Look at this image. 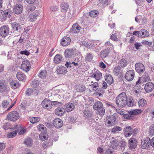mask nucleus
Instances as JSON below:
<instances>
[{"mask_svg":"<svg viewBox=\"0 0 154 154\" xmlns=\"http://www.w3.org/2000/svg\"><path fill=\"white\" fill-rule=\"evenodd\" d=\"M127 100V97L126 93L123 92L117 97L116 99V103L119 107H122L126 105Z\"/></svg>","mask_w":154,"mask_h":154,"instance_id":"1","label":"nucleus"},{"mask_svg":"<svg viewBox=\"0 0 154 154\" xmlns=\"http://www.w3.org/2000/svg\"><path fill=\"white\" fill-rule=\"evenodd\" d=\"M20 118L19 112L17 111L9 112L7 116V120L12 122H15Z\"/></svg>","mask_w":154,"mask_h":154,"instance_id":"2","label":"nucleus"},{"mask_svg":"<svg viewBox=\"0 0 154 154\" xmlns=\"http://www.w3.org/2000/svg\"><path fill=\"white\" fill-rule=\"evenodd\" d=\"M94 109L98 110V113L100 116L103 115L105 112V109L103 107V103L100 101L95 102L93 106Z\"/></svg>","mask_w":154,"mask_h":154,"instance_id":"3","label":"nucleus"},{"mask_svg":"<svg viewBox=\"0 0 154 154\" xmlns=\"http://www.w3.org/2000/svg\"><path fill=\"white\" fill-rule=\"evenodd\" d=\"M106 122L108 127L115 125L117 123L116 118L114 115H109L106 117Z\"/></svg>","mask_w":154,"mask_h":154,"instance_id":"4","label":"nucleus"},{"mask_svg":"<svg viewBox=\"0 0 154 154\" xmlns=\"http://www.w3.org/2000/svg\"><path fill=\"white\" fill-rule=\"evenodd\" d=\"M21 67L22 69L26 72L29 71L31 67L29 61L27 60H23L22 62Z\"/></svg>","mask_w":154,"mask_h":154,"instance_id":"5","label":"nucleus"},{"mask_svg":"<svg viewBox=\"0 0 154 154\" xmlns=\"http://www.w3.org/2000/svg\"><path fill=\"white\" fill-rule=\"evenodd\" d=\"M135 69L136 71L139 74L143 73L145 70L144 65L140 62L137 63L135 64Z\"/></svg>","mask_w":154,"mask_h":154,"instance_id":"6","label":"nucleus"},{"mask_svg":"<svg viewBox=\"0 0 154 154\" xmlns=\"http://www.w3.org/2000/svg\"><path fill=\"white\" fill-rule=\"evenodd\" d=\"M9 31L8 26L4 25L0 28V35L3 37H5L8 35Z\"/></svg>","mask_w":154,"mask_h":154,"instance_id":"7","label":"nucleus"},{"mask_svg":"<svg viewBox=\"0 0 154 154\" xmlns=\"http://www.w3.org/2000/svg\"><path fill=\"white\" fill-rule=\"evenodd\" d=\"M150 139L149 137H146L144 139L142 140L141 145L142 149H146L147 148H149L150 146Z\"/></svg>","mask_w":154,"mask_h":154,"instance_id":"8","label":"nucleus"},{"mask_svg":"<svg viewBox=\"0 0 154 154\" xmlns=\"http://www.w3.org/2000/svg\"><path fill=\"white\" fill-rule=\"evenodd\" d=\"M23 9V4H17L14 7L13 12L15 14H19L22 13Z\"/></svg>","mask_w":154,"mask_h":154,"instance_id":"9","label":"nucleus"},{"mask_svg":"<svg viewBox=\"0 0 154 154\" xmlns=\"http://www.w3.org/2000/svg\"><path fill=\"white\" fill-rule=\"evenodd\" d=\"M135 75L134 71L133 70H130L127 71L125 76V79L128 81L133 80Z\"/></svg>","mask_w":154,"mask_h":154,"instance_id":"10","label":"nucleus"},{"mask_svg":"<svg viewBox=\"0 0 154 154\" xmlns=\"http://www.w3.org/2000/svg\"><path fill=\"white\" fill-rule=\"evenodd\" d=\"M53 124L56 128H61L63 125L62 120L59 118L55 119L53 121Z\"/></svg>","mask_w":154,"mask_h":154,"instance_id":"11","label":"nucleus"},{"mask_svg":"<svg viewBox=\"0 0 154 154\" xmlns=\"http://www.w3.org/2000/svg\"><path fill=\"white\" fill-rule=\"evenodd\" d=\"M137 140L134 138H131L129 141L130 148L131 149H135L137 145Z\"/></svg>","mask_w":154,"mask_h":154,"instance_id":"12","label":"nucleus"},{"mask_svg":"<svg viewBox=\"0 0 154 154\" xmlns=\"http://www.w3.org/2000/svg\"><path fill=\"white\" fill-rule=\"evenodd\" d=\"M11 25L14 31L20 32L21 29V25L19 23L16 21L14 22L11 23Z\"/></svg>","mask_w":154,"mask_h":154,"instance_id":"13","label":"nucleus"},{"mask_svg":"<svg viewBox=\"0 0 154 154\" xmlns=\"http://www.w3.org/2000/svg\"><path fill=\"white\" fill-rule=\"evenodd\" d=\"M74 51L72 49H66L64 52V55L66 58H70L74 56Z\"/></svg>","mask_w":154,"mask_h":154,"instance_id":"14","label":"nucleus"},{"mask_svg":"<svg viewBox=\"0 0 154 154\" xmlns=\"http://www.w3.org/2000/svg\"><path fill=\"white\" fill-rule=\"evenodd\" d=\"M71 41V39L69 37L65 36L62 39L61 45L63 46H67L70 44Z\"/></svg>","mask_w":154,"mask_h":154,"instance_id":"15","label":"nucleus"},{"mask_svg":"<svg viewBox=\"0 0 154 154\" xmlns=\"http://www.w3.org/2000/svg\"><path fill=\"white\" fill-rule=\"evenodd\" d=\"M91 77L95 78L97 81H98L102 78V73L98 70H96Z\"/></svg>","mask_w":154,"mask_h":154,"instance_id":"16","label":"nucleus"},{"mask_svg":"<svg viewBox=\"0 0 154 154\" xmlns=\"http://www.w3.org/2000/svg\"><path fill=\"white\" fill-rule=\"evenodd\" d=\"M154 84L152 82H148L145 86V89L147 92H149L154 88Z\"/></svg>","mask_w":154,"mask_h":154,"instance_id":"17","label":"nucleus"},{"mask_svg":"<svg viewBox=\"0 0 154 154\" xmlns=\"http://www.w3.org/2000/svg\"><path fill=\"white\" fill-rule=\"evenodd\" d=\"M8 10L3 11L0 10V19L2 21H5L7 19V15L8 14Z\"/></svg>","mask_w":154,"mask_h":154,"instance_id":"18","label":"nucleus"},{"mask_svg":"<svg viewBox=\"0 0 154 154\" xmlns=\"http://www.w3.org/2000/svg\"><path fill=\"white\" fill-rule=\"evenodd\" d=\"M81 27L77 23L73 25L72 28L70 29V32L72 33H78L79 32Z\"/></svg>","mask_w":154,"mask_h":154,"instance_id":"19","label":"nucleus"},{"mask_svg":"<svg viewBox=\"0 0 154 154\" xmlns=\"http://www.w3.org/2000/svg\"><path fill=\"white\" fill-rule=\"evenodd\" d=\"M65 109L64 108L57 107L55 110V114L56 115L60 116H61L65 113Z\"/></svg>","mask_w":154,"mask_h":154,"instance_id":"20","label":"nucleus"},{"mask_svg":"<svg viewBox=\"0 0 154 154\" xmlns=\"http://www.w3.org/2000/svg\"><path fill=\"white\" fill-rule=\"evenodd\" d=\"M105 80L109 85L112 84L114 82L113 77L109 73H106L104 76Z\"/></svg>","mask_w":154,"mask_h":154,"instance_id":"21","label":"nucleus"},{"mask_svg":"<svg viewBox=\"0 0 154 154\" xmlns=\"http://www.w3.org/2000/svg\"><path fill=\"white\" fill-rule=\"evenodd\" d=\"M132 128L131 126L126 127L125 128L124 134L125 137H128L130 136L132 134Z\"/></svg>","mask_w":154,"mask_h":154,"instance_id":"22","label":"nucleus"},{"mask_svg":"<svg viewBox=\"0 0 154 154\" xmlns=\"http://www.w3.org/2000/svg\"><path fill=\"white\" fill-rule=\"evenodd\" d=\"M16 77L20 81H23L26 79V76L21 71H19L17 73Z\"/></svg>","mask_w":154,"mask_h":154,"instance_id":"23","label":"nucleus"},{"mask_svg":"<svg viewBox=\"0 0 154 154\" xmlns=\"http://www.w3.org/2000/svg\"><path fill=\"white\" fill-rule=\"evenodd\" d=\"M65 109L67 112H70L75 108V106L73 103H68L65 104L64 106Z\"/></svg>","mask_w":154,"mask_h":154,"instance_id":"24","label":"nucleus"},{"mask_svg":"<svg viewBox=\"0 0 154 154\" xmlns=\"http://www.w3.org/2000/svg\"><path fill=\"white\" fill-rule=\"evenodd\" d=\"M10 85L11 88L16 89L20 86L18 81L16 80H13L10 83Z\"/></svg>","mask_w":154,"mask_h":154,"instance_id":"25","label":"nucleus"},{"mask_svg":"<svg viewBox=\"0 0 154 154\" xmlns=\"http://www.w3.org/2000/svg\"><path fill=\"white\" fill-rule=\"evenodd\" d=\"M57 71L59 74H65L67 72V69L65 67L61 66L57 68Z\"/></svg>","mask_w":154,"mask_h":154,"instance_id":"26","label":"nucleus"},{"mask_svg":"<svg viewBox=\"0 0 154 154\" xmlns=\"http://www.w3.org/2000/svg\"><path fill=\"white\" fill-rule=\"evenodd\" d=\"M39 14V12L38 10L34 12H33L29 15L30 20L31 21H34L35 20Z\"/></svg>","mask_w":154,"mask_h":154,"instance_id":"27","label":"nucleus"},{"mask_svg":"<svg viewBox=\"0 0 154 154\" xmlns=\"http://www.w3.org/2000/svg\"><path fill=\"white\" fill-rule=\"evenodd\" d=\"M109 49L107 48L102 50L100 53V56L102 58H106L107 56L108 55L109 52L110 50Z\"/></svg>","mask_w":154,"mask_h":154,"instance_id":"28","label":"nucleus"},{"mask_svg":"<svg viewBox=\"0 0 154 154\" xmlns=\"http://www.w3.org/2000/svg\"><path fill=\"white\" fill-rule=\"evenodd\" d=\"M63 60V57L59 54H57L54 59V62L55 64L60 63Z\"/></svg>","mask_w":154,"mask_h":154,"instance_id":"29","label":"nucleus"},{"mask_svg":"<svg viewBox=\"0 0 154 154\" xmlns=\"http://www.w3.org/2000/svg\"><path fill=\"white\" fill-rule=\"evenodd\" d=\"M84 116L86 118L89 119L92 117L93 113L92 112L88 109H85L82 111Z\"/></svg>","mask_w":154,"mask_h":154,"instance_id":"30","label":"nucleus"},{"mask_svg":"<svg viewBox=\"0 0 154 154\" xmlns=\"http://www.w3.org/2000/svg\"><path fill=\"white\" fill-rule=\"evenodd\" d=\"M32 139L30 137H29L25 139L23 143L27 147H29L32 146L33 144Z\"/></svg>","mask_w":154,"mask_h":154,"instance_id":"31","label":"nucleus"},{"mask_svg":"<svg viewBox=\"0 0 154 154\" xmlns=\"http://www.w3.org/2000/svg\"><path fill=\"white\" fill-rule=\"evenodd\" d=\"M7 89V85L5 82L3 81H0V92L3 93Z\"/></svg>","mask_w":154,"mask_h":154,"instance_id":"32","label":"nucleus"},{"mask_svg":"<svg viewBox=\"0 0 154 154\" xmlns=\"http://www.w3.org/2000/svg\"><path fill=\"white\" fill-rule=\"evenodd\" d=\"M69 5L67 3L65 2L62 3L60 5L62 12H66L69 7Z\"/></svg>","mask_w":154,"mask_h":154,"instance_id":"33","label":"nucleus"},{"mask_svg":"<svg viewBox=\"0 0 154 154\" xmlns=\"http://www.w3.org/2000/svg\"><path fill=\"white\" fill-rule=\"evenodd\" d=\"M53 140L51 139H49L48 141H44L42 144V146L44 149H46L49 146H51L53 145Z\"/></svg>","mask_w":154,"mask_h":154,"instance_id":"34","label":"nucleus"},{"mask_svg":"<svg viewBox=\"0 0 154 154\" xmlns=\"http://www.w3.org/2000/svg\"><path fill=\"white\" fill-rule=\"evenodd\" d=\"M75 88L77 91L82 92L85 91L86 87L84 85H79L76 86Z\"/></svg>","mask_w":154,"mask_h":154,"instance_id":"35","label":"nucleus"},{"mask_svg":"<svg viewBox=\"0 0 154 154\" xmlns=\"http://www.w3.org/2000/svg\"><path fill=\"white\" fill-rule=\"evenodd\" d=\"M149 35V32L145 29H142L140 30V37L144 38L148 37Z\"/></svg>","mask_w":154,"mask_h":154,"instance_id":"36","label":"nucleus"},{"mask_svg":"<svg viewBox=\"0 0 154 154\" xmlns=\"http://www.w3.org/2000/svg\"><path fill=\"white\" fill-rule=\"evenodd\" d=\"M37 128L39 131H42L44 133L47 132V129L43 124H39Z\"/></svg>","mask_w":154,"mask_h":154,"instance_id":"37","label":"nucleus"},{"mask_svg":"<svg viewBox=\"0 0 154 154\" xmlns=\"http://www.w3.org/2000/svg\"><path fill=\"white\" fill-rule=\"evenodd\" d=\"M138 104L140 107H143L146 105L147 102L145 99L142 98L139 100L138 102Z\"/></svg>","mask_w":154,"mask_h":154,"instance_id":"38","label":"nucleus"},{"mask_svg":"<svg viewBox=\"0 0 154 154\" xmlns=\"http://www.w3.org/2000/svg\"><path fill=\"white\" fill-rule=\"evenodd\" d=\"M119 64L121 67L124 68L127 65V61L125 59H122L120 60L119 62Z\"/></svg>","mask_w":154,"mask_h":154,"instance_id":"39","label":"nucleus"},{"mask_svg":"<svg viewBox=\"0 0 154 154\" xmlns=\"http://www.w3.org/2000/svg\"><path fill=\"white\" fill-rule=\"evenodd\" d=\"M91 82L93 83L91 85H89L91 86V88L92 89V90L96 91L99 87L98 83L97 82L94 83L93 82Z\"/></svg>","mask_w":154,"mask_h":154,"instance_id":"40","label":"nucleus"},{"mask_svg":"<svg viewBox=\"0 0 154 154\" xmlns=\"http://www.w3.org/2000/svg\"><path fill=\"white\" fill-rule=\"evenodd\" d=\"M152 42H149L146 40H143L141 43L143 45H146L147 47H151L152 46Z\"/></svg>","mask_w":154,"mask_h":154,"instance_id":"41","label":"nucleus"},{"mask_svg":"<svg viewBox=\"0 0 154 154\" xmlns=\"http://www.w3.org/2000/svg\"><path fill=\"white\" fill-rule=\"evenodd\" d=\"M17 130H15L12 132L8 133L7 134V137L8 138H12L15 137L17 134Z\"/></svg>","mask_w":154,"mask_h":154,"instance_id":"42","label":"nucleus"},{"mask_svg":"<svg viewBox=\"0 0 154 154\" xmlns=\"http://www.w3.org/2000/svg\"><path fill=\"white\" fill-rule=\"evenodd\" d=\"M40 119L41 118L39 117H33L30 119V121L31 123L34 124L39 121Z\"/></svg>","mask_w":154,"mask_h":154,"instance_id":"43","label":"nucleus"},{"mask_svg":"<svg viewBox=\"0 0 154 154\" xmlns=\"http://www.w3.org/2000/svg\"><path fill=\"white\" fill-rule=\"evenodd\" d=\"M121 67L120 66H118L115 67L113 69V73L116 76L118 75L119 73L120 72Z\"/></svg>","mask_w":154,"mask_h":154,"instance_id":"44","label":"nucleus"},{"mask_svg":"<svg viewBox=\"0 0 154 154\" xmlns=\"http://www.w3.org/2000/svg\"><path fill=\"white\" fill-rule=\"evenodd\" d=\"M98 14V11L96 10L91 11L89 13V15L91 17H96Z\"/></svg>","mask_w":154,"mask_h":154,"instance_id":"45","label":"nucleus"},{"mask_svg":"<svg viewBox=\"0 0 154 154\" xmlns=\"http://www.w3.org/2000/svg\"><path fill=\"white\" fill-rule=\"evenodd\" d=\"M149 134L151 136L154 135V124L151 125L149 128Z\"/></svg>","mask_w":154,"mask_h":154,"instance_id":"46","label":"nucleus"},{"mask_svg":"<svg viewBox=\"0 0 154 154\" xmlns=\"http://www.w3.org/2000/svg\"><path fill=\"white\" fill-rule=\"evenodd\" d=\"M93 56L91 54H87L85 57V60L88 62H91L93 58Z\"/></svg>","mask_w":154,"mask_h":154,"instance_id":"47","label":"nucleus"},{"mask_svg":"<svg viewBox=\"0 0 154 154\" xmlns=\"http://www.w3.org/2000/svg\"><path fill=\"white\" fill-rule=\"evenodd\" d=\"M142 78L144 79V81H148L150 80L148 72H145L144 74L143 75Z\"/></svg>","mask_w":154,"mask_h":154,"instance_id":"48","label":"nucleus"},{"mask_svg":"<svg viewBox=\"0 0 154 154\" xmlns=\"http://www.w3.org/2000/svg\"><path fill=\"white\" fill-rule=\"evenodd\" d=\"M122 130V128L119 126H116L111 130V133H116L117 131H120Z\"/></svg>","mask_w":154,"mask_h":154,"instance_id":"49","label":"nucleus"},{"mask_svg":"<svg viewBox=\"0 0 154 154\" xmlns=\"http://www.w3.org/2000/svg\"><path fill=\"white\" fill-rule=\"evenodd\" d=\"M34 91V90L32 88H28L25 92L27 96H30Z\"/></svg>","mask_w":154,"mask_h":154,"instance_id":"50","label":"nucleus"},{"mask_svg":"<svg viewBox=\"0 0 154 154\" xmlns=\"http://www.w3.org/2000/svg\"><path fill=\"white\" fill-rule=\"evenodd\" d=\"M51 104V101L47 98H45L42 102L41 104L42 106H44L45 104Z\"/></svg>","mask_w":154,"mask_h":154,"instance_id":"51","label":"nucleus"},{"mask_svg":"<svg viewBox=\"0 0 154 154\" xmlns=\"http://www.w3.org/2000/svg\"><path fill=\"white\" fill-rule=\"evenodd\" d=\"M77 62L74 61L72 62V65L73 64L75 66H79L78 68H76L77 69L81 66L82 63L81 61L79 60V59L78 58H77Z\"/></svg>","mask_w":154,"mask_h":154,"instance_id":"52","label":"nucleus"},{"mask_svg":"<svg viewBox=\"0 0 154 154\" xmlns=\"http://www.w3.org/2000/svg\"><path fill=\"white\" fill-rule=\"evenodd\" d=\"M103 93V91L101 88H99L95 92L96 95H98L99 96H102Z\"/></svg>","mask_w":154,"mask_h":154,"instance_id":"53","label":"nucleus"},{"mask_svg":"<svg viewBox=\"0 0 154 154\" xmlns=\"http://www.w3.org/2000/svg\"><path fill=\"white\" fill-rule=\"evenodd\" d=\"M39 84V81L37 80H34L32 82L31 86L34 88H36L38 86Z\"/></svg>","mask_w":154,"mask_h":154,"instance_id":"54","label":"nucleus"},{"mask_svg":"<svg viewBox=\"0 0 154 154\" xmlns=\"http://www.w3.org/2000/svg\"><path fill=\"white\" fill-rule=\"evenodd\" d=\"M44 133L42 132L41 134L39 135V137L40 139L42 141H45V140H48V136H46L45 135Z\"/></svg>","mask_w":154,"mask_h":154,"instance_id":"55","label":"nucleus"},{"mask_svg":"<svg viewBox=\"0 0 154 154\" xmlns=\"http://www.w3.org/2000/svg\"><path fill=\"white\" fill-rule=\"evenodd\" d=\"M123 117L125 119L129 120H132L134 119V116L130 115L129 114H124L123 115Z\"/></svg>","mask_w":154,"mask_h":154,"instance_id":"56","label":"nucleus"},{"mask_svg":"<svg viewBox=\"0 0 154 154\" xmlns=\"http://www.w3.org/2000/svg\"><path fill=\"white\" fill-rule=\"evenodd\" d=\"M46 71L45 70L42 71L38 75L41 78H43L46 76Z\"/></svg>","mask_w":154,"mask_h":154,"instance_id":"57","label":"nucleus"},{"mask_svg":"<svg viewBox=\"0 0 154 154\" xmlns=\"http://www.w3.org/2000/svg\"><path fill=\"white\" fill-rule=\"evenodd\" d=\"M133 100L131 97H130L129 98V101H127V100H126L127 103L126 105L125 106H131L133 105Z\"/></svg>","mask_w":154,"mask_h":154,"instance_id":"58","label":"nucleus"},{"mask_svg":"<svg viewBox=\"0 0 154 154\" xmlns=\"http://www.w3.org/2000/svg\"><path fill=\"white\" fill-rule=\"evenodd\" d=\"M26 2L29 4H34L35 5H37L38 2L37 0H26Z\"/></svg>","mask_w":154,"mask_h":154,"instance_id":"59","label":"nucleus"},{"mask_svg":"<svg viewBox=\"0 0 154 154\" xmlns=\"http://www.w3.org/2000/svg\"><path fill=\"white\" fill-rule=\"evenodd\" d=\"M51 104H52V106L57 107L60 106V104H62V103L61 102L57 101H51Z\"/></svg>","mask_w":154,"mask_h":154,"instance_id":"60","label":"nucleus"},{"mask_svg":"<svg viewBox=\"0 0 154 154\" xmlns=\"http://www.w3.org/2000/svg\"><path fill=\"white\" fill-rule=\"evenodd\" d=\"M104 103L106 107H109V106H111L112 108H113L114 109H116L115 106L112 105V103L107 101H106Z\"/></svg>","mask_w":154,"mask_h":154,"instance_id":"61","label":"nucleus"},{"mask_svg":"<svg viewBox=\"0 0 154 154\" xmlns=\"http://www.w3.org/2000/svg\"><path fill=\"white\" fill-rule=\"evenodd\" d=\"M3 127L5 130H8L9 129H11L10 128V124L9 122L6 123L3 126Z\"/></svg>","mask_w":154,"mask_h":154,"instance_id":"62","label":"nucleus"},{"mask_svg":"<svg viewBox=\"0 0 154 154\" xmlns=\"http://www.w3.org/2000/svg\"><path fill=\"white\" fill-rule=\"evenodd\" d=\"M134 47L137 50H139V47L142 46V45L140 43L135 42L134 44Z\"/></svg>","mask_w":154,"mask_h":154,"instance_id":"63","label":"nucleus"},{"mask_svg":"<svg viewBox=\"0 0 154 154\" xmlns=\"http://www.w3.org/2000/svg\"><path fill=\"white\" fill-rule=\"evenodd\" d=\"M8 104V102L5 100H3L2 103V106L4 108H7Z\"/></svg>","mask_w":154,"mask_h":154,"instance_id":"64","label":"nucleus"}]
</instances>
